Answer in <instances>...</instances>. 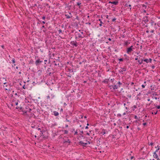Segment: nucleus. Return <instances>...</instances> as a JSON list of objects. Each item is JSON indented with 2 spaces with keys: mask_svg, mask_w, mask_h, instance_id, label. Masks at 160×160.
I'll return each instance as SVG.
<instances>
[{
  "mask_svg": "<svg viewBox=\"0 0 160 160\" xmlns=\"http://www.w3.org/2000/svg\"><path fill=\"white\" fill-rule=\"evenodd\" d=\"M108 79H106L103 81H102V82L104 83H106V84H108Z\"/></svg>",
  "mask_w": 160,
  "mask_h": 160,
  "instance_id": "dca6fc26",
  "label": "nucleus"
},
{
  "mask_svg": "<svg viewBox=\"0 0 160 160\" xmlns=\"http://www.w3.org/2000/svg\"><path fill=\"white\" fill-rule=\"evenodd\" d=\"M108 131L104 129H103L102 130V132H101V134H102L103 135L105 134L108 133Z\"/></svg>",
  "mask_w": 160,
  "mask_h": 160,
  "instance_id": "0eeeda50",
  "label": "nucleus"
},
{
  "mask_svg": "<svg viewBox=\"0 0 160 160\" xmlns=\"http://www.w3.org/2000/svg\"><path fill=\"white\" fill-rule=\"evenodd\" d=\"M22 88H23L24 89H26V87H25V84H24V85L23 86Z\"/></svg>",
  "mask_w": 160,
  "mask_h": 160,
  "instance_id": "ea45409f",
  "label": "nucleus"
},
{
  "mask_svg": "<svg viewBox=\"0 0 160 160\" xmlns=\"http://www.w3.org/2000/svg\"><path fill=\"white\" fill-rule=\"evenodd\" d=\"M142 8H143L144 9H146V8H147V6L144 5V4H142Z\"/></svg>",
  "mask_w": 160,
  "mask_h": 160,
  "instance_id": "aec40b11",
  "label": "nucleus"
},
{
  "mask_svg": "<svg viewBox=\"0 0 160 160\" xmlns=\"http://www.w3.org/2000/svg\"><path fill=\"white\" fill-rule=\"evenodd\" d=\"M42 18L44 20L45 19L46 17L45 16H43L42 17Z\"/></svg>",
  "mask_w": 160,
  "mask_h": 160,
  "instance_id": "49530a36",
  "label": "nucleus"
},
{
  "mask_svg": "<svg viewBox=\"0 0 160 160\" xmlns=\"http://www.w3.org/2000/svg\"><path fill=\"white\" fill-rule=\"evenodd\" d=\"M133 107L135 108H137V107L136 105H134L133 106Z\"/></svg>",
  "mask_w": 160,
  "mask_h": 160,
  "instance_id": "5fc2aeb1",
  "label": "nucleus"
},
{
  "mask_svg": "<svg viewBox=\"0 0 160 160\" xmlns=\"http://www.w3.org/2000/svg\"><path fill=\"white\" fill-rule=\"evenodd\" d=\"M98 21H100V23L99 24V26H102V23H103V22H102V20H101V19H98Z\"/></svg>",
  "mask_w": 160,
  "mask_h": 160,
  "instance_id": "6ab92c4d",
  "label": "nucleus"
},
{
  "mask_svg": "<svg viewBox=\"0 0 160 160\" xmlns=\"http://www.w3.org/2000/svg\"><path fill=\"white\" fill-rule=\"evenodd\" d=\"M65 127L66 128H68V125H67V124H66L65 125Z\"/></svg>",
  "mask_w": 160,
  "mask_h": 160,
  "instance_id": "603ef678",
  "label": "nucleus"
},
{
  "mask_svg": "<svg viewBox=\"0 0 160 160\" xmlns=\"http://www.w3.org/2000/svg\"><path fill=\"white\" fill-rule=\"evenodd\" d=\"M54 65L55 66H57L58 65H59V63H58V64H57V63H55L54 64Z\"/></svg>",
  "mask_w": 160,
  "mask_h": 160,
  "instance_id": "6e6d98bb",
  "label": "nucleus"
},
{
  "mask_svg": "<svg viewBox=\"0 0 160 160\" xmlns=\"http://www.w3.org/2000/svg\"><path fill=\"white\" fill-rule=\"evenodd\" d=\"M63 143H68L69 144L71 143V141L69 139H68L67 140H64Z\"/></svg>",
  "mask_w": 160,
  "mask_h": 160,
  "instance_id": "f8f14e48",
  "label": "nucleus"
},
{
  "mask_svg": "<svg viewBox=\"0 0 160 160\" xmlns=\"http://www.w3.org/2000/svg\"><path fill=\"white\" fill-rule=\"evenodd\" d=\"M127 70V68L125 67L121 68V69L119 70V72L121 74H123V72L126 71Z\"/></svg>",
  "mask_w": 160,
  "mask_h": 160,
  "instance_id": "39448f33",
  "label": "nucleus"
},
{
  "mask_svg": "<svg viewBox=\"0 0 160 160\" xmlns=\"http://www.w3.org/2000/svg\"><path fill=\"white\" fill-rule=\"evenodd\" d=\"M154 32V30H152L151 31V33H153Z\"/></svg>",
  "mask_w": 160,
  "mask_h": 160,
  "instance_id": "3c124183",
  "label": "nucleus"
},
{
  "mask_svg": "<svg viewBox=\"0 0 160 160\" xmlns=\"http://www.w3.org/2000/svg\"><path fill=\"white\" fill-rule=\"evenodd\" d=\"M130 43L128 41H125L124 43V46H128Z\"/></svg>",
  "mask_w": 160,
  "mask_h": 160,
  "instance_id": "f3484780",
  "label": "nucleus"
},
{
  "mask_svg": "<svg viewBox=\"0 0 160 160\" xmlns=\"http://www.w3.org/2000/svg\"><path fill=\"white\" fill-rule=\"evenodd\" d=\"M88 126H87L86 127H85V129H88Z\"/></svg>",
  "mask_w": 160,
  "mask_h": 160,
  "instance_id": "052dcab7",
  "label": "nucleus"
},
{
  "mask_svg": "<svg viewBox=\"0 0 160 160\" xmlns=\"http://www.w3.org/2000/svg\"><path fill=\"white\" fill-rule=\"evenodd\" d=\"M124 59L123 58H120L118 59V60L119 61H122L124 60Z\"/></svg>",
  "mask_w": 160,
  "mask_h": 160,
  "instance_id": "c756f323",
  "label": "nucleus"
},
{
  "mask_svg": "<svg viewBox=\"0 0 160 160\" xmlns=\"http://www.w3.org/2000/svg\"><path fill=\"white\" fill-rule=\"evenodd\" d=\"M146 82L145 81L144 82V83L142 85V88H144L145 87V86H146Z\"/></svg>",
  "mask_w": 160,
  "mask_h": 160,
  "instance_id": "a211bd4d",
  "label": "nucleus"
},
{
  "mask_svg": "<svg viewBox=\"0 0 160 160\" xmlns=\"http://www.w3.org/2000/svg\"><path fill=\"white\" fill-rule=\"evenodd\" d=\"M86 24H88L89 25H90L91 24V23L90 22H88V23H86Z\"/></svg>",
  "mask_w": 160,
  "mask_h": 160,
  "instance_id": "13d9d810",
  "label": "nucleus"
},
{
  "mask_svg": "<svg viewBox=\"0 0 160 160\" xmlns=\"http://www.w3.org/2000/svg\"><path fill=\"white\" fill-rule=\"evenodd\" d=\"M143 21L145 23H147L148 21L149 20L148 16H145L143 17Z\"/></svg>",
  "mask_w": 160,
  "mask_h": 160,
  "instance_id": "423d86ee",
  "label": "nucleus"
},
{
  "mask_svg": "<svg viewBox=\"0 0 160 160\" xmlns=\"http://www.w3.org/2000/svg\"><path fill=\"white\" fill-rule=\"evenodd\" d=\"M75 130V129L74 128L72 129V132H73V131H74Z\"/></svg>",
  "mask_w": 160,
  "mask_h": 160,
  "instance_id": "e2e57ef3",
  "label": "nucleus"
},
{
  "mask_svg": "<svg viewBox=\"0 0 160 160\" xmlns=\"http://www.w3.org/2000/svg\"><path fill=\"white\" fill-rule=\"evenodd\" d=\"M158 111L157 110L155 112H152V114H156L157 113Z\"/></svg>",
  "mask_w": 160,
  "mask_h": 160,
  "instance_id": "bb28decb",
  "label": "nucleus"
},
{
  "mask_svg": "<svg viewBox=\"0 0 160 160\" xmlns=\"http://www.w3.org/2000/svg\"><path fill=\"white\" fill-rule=\"evenodd\" d=\"M79 143L80 144H83V143H84V142H83L82 141H80V142H79Z\"/></svg>",
  "mask_w": 160,
  "mask_h": 160,
  "instance_id": "4c0bfd02",
  "label": "nucleus"
},
{
  "mask_svg": "<svg viewBox=\"0 0 160 160\" xmlns=\"http://www.w3.org/2000/svg\"><path fill=\"white\" fill-rule=\"evenodd\" d=\"M132 48L133 46H131L129 48H128L127 50V52L128 54H130L133 51Z\"/></svg>",
  "mask_w": 160,
  "mask_h": 160,
  "instance_id": "20e7f679",
  "label": "nucleus"
},
{
  "mask_svg": "<svg viewBox=\"0 0 160 160\" xmlns=\"http://www.w3.org/2000/svg\"><path fill=\"white\" fill-rule=\"evenodd\" d=\"M143 61L146 62L147 63H148L149 62V60H148V59H143Z\"/></svg>",
  "mask_w": 160,
  "mask_h": 160,
  "instance_id": "5701e85b",
  "label": "nucleus"
},
{
  "mask_svg": "<svg viewBox=\"0 0 160 160\" xmlns=\"http://www.w3.org/2000/svg\"><path fill=\"white\" fill-rule=\"evenodd\" d=\"M118 87L120 88V85H122V83H121L120 82H118Z\"/></svg>",
  "mask_w": 160,
  "mask_h": 160,
  "instance_id": "b1692460",
  "label": "nucleus"
},
{
  "mask_svg": "<svg viewBox=\"0 0 160 160\" xmlns=\"http://www.w3.org/2000/svg\"><path fill=\"white\" fill-rule=\"evenodd\" d=\"M153 156L155 158H158V155L156 153H155V152H154Z\"/></svg>",
  "mask_w": 160,
  "mask_h": 160,
  "instance_id": "2eb2a0df",
  "label": "nucleus"
},
{
  "mask_svg": "<svg viewBox=\"0 0 160 160\" xmlns=\"http://www.w3.org/2000/svg\"><path fill=\"white\" fill-rule=\"evenodd\" d=\"M152 69H154L155 68V66L154 65H153L152 66Z\"/></svg>",
  "mask_w": 160,
  "mask_h": 160,
  "instance_id": "de8ad7c7",
  "label": "nucleus"
},
{
  "mask_svg": "<svg viewBox=\"0 0 160 160\" xmlns=\"http://www.w3.org/2000/svg\"><path fill=\"white\" fill-rule=\"evenodd\" d=\"M69 15L70 16H72L71 12H69Z\"/></svg>",
  "mask_w": 160,
  "mask_h": 160,
  "instance_id": "8fccbe9b",
  "label": "nucleus"
},
{
  "mask_svg": "<svg viewBox=\"0 0 160 160\" xmlns=\"http://www.w3.org/2000/svg\"><path fill=\"white\" fill-rule=\"evenodd\" d=\"M116 20V18H113L112 20V22H114Z\"/></svg>",
  "mask_w": 160,
  "mask_h": 160,
  "instance_id": "f704fd0d",
  "label": "nucleus"
},
{
  "mask_svg": "<svg viewBox=\"0 0 160 160\" xmlns=\"http://www.w3.org/2000/svg\"><path fill=\"white\" fill-rule=\"evenodd\" d=\"M154 105L156 108L157 109H160V106L159 105V106H157L155 104H154Z\"/></svg>",
  "mask_w": 160,
  "mask_h": 160,
  "instance_id": "4be33fe9",
  "label": "nucleus"
},
{
  "mask_svg": "<svg viewBox=\"0 0 160 160\" xmlns=\"http://www.w3.org/2000/svg\"><path fill=\"white\" fill-rule=\"evenodd\" d=\"M12 63H14L15 62V59L14 58H13L12 60Z\"/></svg>",
  "mask_w": 160,
  "mask_h": 160,
  "instance_id": "7c9ffc66",
  "label": "nucleus"
},
{
  "mask_svg": "<svg viewBox=\"0 0 160 160\" xmlns=\"http://www.w3.org/2000/svg\"><path fill=\"white\" fill-rule=\"evenodd\" d=\"M126 112H124L123 113V115H126Z\"/></svg>",
  "mask_w": 160,
  "mask_h": 160,
  "instance_id": "4d7b16f0",
  "label": "nucleus"
},
{
  "mask_svg": "<svg viewBox=\"0 0 160 160\" xmlns=\"http://www.w3.org/2000/svg\"><path fill=\"white\" fill-rule=\"evenodd\" d=\"M108 40H109V41H111V38H108Z\"/></svg>",
  "mask_w": 160,
  "mask_h": 160,
  "instance_id": "338daca9",
  "label": "nucleus"
},
{
  "mask_svg": "<svg viewBox=\"0 0 160 160\" xmlns=\"http://www.w3.org/2000/svg\"><path fill=\"white\" fill-rule=\"evenodd\" d=\"M42 23H43V24H44L45 23V22L44 21H42Z\"/></svg>",
  "mask_w": 160,
  "mask_h": 160,
  "instance_id": "0e129e2a",
  "label": "nucleus"
},
{
  "mask_svg": "<svg viewBox=\"0 0 160 160\" xmlns=\"http://www.w3.org/2000/svg\"><path fill=\"white\" fill-rule=\"evenodd\" d=\"M81 4V3L80 2H77V5L79 6V8H80V6Z\"/></svg>",
  "mask_w": 160,
  "mask_h": 160,
  "instance_id": "a878e982",
  "label": "nucleus"
},
{
  "mask_svg": "<svg viewBox=\"0 0 160 160\" xmlns=\"http://www.w3.org/2000/svg\"><path fill=\"white\" fill-rule=\"evenodd\" d=\"M77 42H74V41H72L71 42V44L72 45H73L75 46L76 47H77Z\"/></svg>",
  "mask_w": 160,
  "mask_h": 160,
  "instance_id": "1a4fd4ad",
  "label": "nucleus"
},
{
  "mask_svg": "<svg viewBox=\"0 0 160 160\" xmlns=\"http://www.w3.org/2000/svg\"><path fill=\"white\" fill-rule=\"evenodd\" d=\"M58 31L59 34H60V33H61L62 32V31L61 29H59Z\"/></svg>",
  "mask_w": 160,
  "mask_h": 160,
  "instance_id": "2f4dec72",
  "label": "nucleus"
},
{
  "mask_svg": "<svg viewBox=\"0 0 160 160\" xmlns=\"http://www.w3.org/2000/svg\"><path fill=\"white\" fill-rule=\"evenodd\" d=\"M143 61V60L142 59L141 61H140V60H138V62L139 63V64H141L142 63V62Z\"/></svg>",
  "mask_w": 160,
  "mask_h": 160,
  "instance_id": "412c9836",
  "label": "nucleus"
},
{
  "mask_svg": "<svg viewBox=\"0 0 160 160\" xmlns=\"http://www.w3.org/2000/svg\"><path fill=\"white\" fill-rule=\"evenodd\" d=\"M135 60H138V57H137L135 59Z\"/></svg>",
  "mask_w": 160,
  "mask_h": 160,
  "instance_id": "864d4df0",
  "label": "nucleus"
},
{
  "mask_svg": "<svg viewBox=\"0 0 160 160\" xmlns=\"http://www.w3.org/2000/svg\"><path fill=\"white\" fill-rule=\"evenodd\" d=\"M84 62V60H83V61H82V62H79V64H81L83 62Z\"/></svg>",
  "mask_w": 160,
  "mask_h": 160,
  "instance_id": "a19ab883",
  "label": "nucleus"
},
{
  "mask_svg": "<svg viewBox=\"0 0 160 160\" xmlns=\"http://www.w3.org/2000/svg\"><path fill=\"white\" fill-rule=\"evenodd\" d=\"M65 16L66 17V18L67 19H69L70 18H71L72 17V16H70L68 14H65Z\"/></svg>",
  "mask_w": 160,
  "mask_h": 160,
  "instance_id": "4468645a",
  "label": "nucleus"
},
{
  "mask_svg": "<svg viewBox=\"0 0 160 160\" xmlns=\"http://www.w3.org/2000/svg\"><path fill=\"white\" fill-rule=\"evenodd\" d=\"M133 84H134V83L132 82H131V84L132 85H133Z\"/></svg>",
  "mask_w": 160,
  "mask_h": 160,
  "instance_id": "bf43d9fd",
  "label": "nucleus"
},
{
  "mask_svg": "<svg viewBox=\"0 0 160 160\" xmlns=\"http://www.w3.org/2000/svg\"><path fill=\"white\" fill-rule=\"evenodd\" d=\"M124 59L125 60H126V61H128L129 60L128 58H126Z\"/></svg>",
  "mask_w": 160,
  "mask_h": 160,
  "instance_id": "79ce46f5",
  "label": "nucleus"
},
{
  "mask_svg": "<svg viewBox=\"0 0 160 160\" xmlns=\"http://www.w3.org/2000/svg\"><path fill=\"white\" fill-rule=\"evenodd\" d=\"M147 124L146 123H142V124L143 126H145V125H146Z\"/></svg>",
  "mask_w": 160,
  "mask_h": 160,
  "instance_id": "09e8293b",
  "label": "nucleus"
},
{
  "mask_svg": "<svg viewBox=\"0 0 160 160\" xmlns=\"http://www.w3.org/2000/svg\"><path fill=\"white\" fill-rule=\"evenodd\" d=\"M110 87L113 88L114 89H117L119 88L118 86L116 85H112Z\"/></svg>",
  "mask_w": 160,
  "mask_h": 160,
  "instance_id": "9d476101",
  "label": "nucleus"
},
{
  "mask_svg": "<svg viewBox=\"0 0 160 160\" xmlns=\"http://www.w3.org/2000/svg\"><path fill=\"white\" fill-rule=\"evenodd\" d=\"M43 62V60L40 58H38L35 62V63L36 66H39L41 63Z\"/></svg>",
  "mask_w": 160,
  "mask_h": 160,
  "instance_id": "7ed1b4c3",
  "label": "nucleus"
},
{
  "mask_svg": "<svg viewBox=\"0 0 160 160\" xmlns=\"http://www.w3.org/2000/svg\"><path fill=\"white\" fill-rule=\"evenodd\" d=\"M18 102H19L18 100H17L16 102H15V104L16 105H17L18 104Z\"/></svg>",
  "mask_w": 160,
  "mask_h": 160,
  "instance_id": "473e14b6",
  "label": "nucleus"
},
{
  "mask_svg": "<svg viewBox=\"0 0 160 160\" xmlns=\"http://www.w3.org/2000/svg\"><path fill=\"white\" fill-rule=\"evenodd\" d=\"M85 37V35H83V32H81V33L76 32L75 38L76 39L80 38H83Z\"/></svg>",
  "mask_w": 160,
  "mask_h": 160,
  "instance_id": "f257e3e1",
  "label": "nucleus"
},
{
  "mask_svg": "<svg viewBox=\"0 0 160 160\" xmlns=\"http://www.w3.org/2000/svg\"><path fill=\"white\" fill-rule=\"evenodd\" d=\"M147 100L148 101H150V99L149 98H148V99Z\"/></svg>",
  "mask_w": 160,
  "mask_h": 160,
  "instance_id": "774afa93",
  "label": "nucleus"
},
{
  "mask_svg": "<svg viewBox=\"0 0 160 160\" xmlns=\"http://www.w3.org/2000/svg\"><path fill=\"white\" fill-rule=\"evenodd\" d=\"M74 135H78V132L77 131H76L74 134Z\"/></svg>",
  "mask_w": 160,
  "mask_h": 160,
  "instance_id": "e433bc0d",
  "label": "nucleus"
},
{
  "mask_svg": "<svg viewBox=\"0 0 160 160\" xmlns=\"http://www.w3.org/2000/svg\"><path fill=\"white\" fill-rule=\"evenodd\" d=\"M146 32L147 33H148L149 32V31L148 30H147L146 31Z\"/></svg>",
  "mask_w": 160,
  "mask_h": 160,
  "instance_id": "69168bd1",
  "label": "nucleus"
},
{
  "mask_svg": "<svg viewBox=\"0 0 160 160\" xmlns=\"http://www.w3.org/2000/svg\"><path fill=\"white\" fill-rule=\"evenodd\" d=\"M134 118L136 119H138V117L137 115H135L134 116Z\"/></svg>",
  "mask_w": 160,
  "mask_h": 160,
  "instance_id": "c03bdc74",
  "label": "nucleus"
},
{
  "mask_svg": "<svg viewBox=\"0 0 160 160\" xmlns=\"http://www.w3.org/2000/svg\"><path fill=\"white\" fill-rule=\"evenodd\" d=\"M55 96L52 93H49V94L47 97V99L49 100L50 101H51V99L54 98Z\"/></svg>",
  "mask_w": 160,
  "mask_h": 160,
  "instance_id": "f03ea898",
  "label": "nucleus"
},
{
  "mask_svg": "<svg viewBox=\"0 0 160 160\" xmlns=\"http://www.w3.org/2000/svg\"><path fill=\"white\" fill-rule=\"evenodd\" d=\"M125 7H131V5L130 4L128 5V4H125Z\"/></svg>",
  "mask_w": 160,
  "mask_h": 160,
  "instance_id": "393cba45",
  "label": "nucleus"
},
{
  "mask_svg": "<svg viewBox=\"0 0 160 160\" xmlns=\"http://www.w3.org/2000/svg\"><path fill=\"white\" fill-rule=\"evenodd\" d=\"M122 116V115L120 113H118L117 114V117H121Z\"/></svg>",
  "mask_w": 160,
  "mask_h": 160,
  "instance_id": "cd10ccee",
  "label": "nucleus"
},
{
  "mask_svg": "<svg viewBox=\"0 0 160 160\" xmlns=\"http://www.w3.org/2000/svg\"><path fill=\"white\" fill-rule=\"evenodd\" d=\"M148 60H149V62H151L152 61V59L151 58H150L149 59H148Z\"/></svg>",
  "mask_w": 160,
  "mask_h": 160,
  "instance_id": "58836bf2",
  "label": "nucleus"
},
{
  "mask_svg": "<svg viewBox=\"0 0 160 160\" xmlns=\"http://www.w3.org/2000/svg\"><path fill=\"white\" fill-rule=\"evenodd\" d=\"M159 149H160L159 148H158V149H157L154 152H155V153H156V152H158V150H159Z\"/></svg>",
  "mask_w": 160,
  "mask_h": 160,
  "instance_id": "72a5a7b5",
  "label": "nucleus"
},
{
  "mask_svg": "<svg viewBox=\"0 0 160 160\" xmlns=\"http://www.w3.org/2000/svg\"><path fill=\"white\" fill-rule=\"evenodd\" d=\"M53 114L54 115H55L56 116H58L59 115L58 112L56 111H54L53 112Z\"/></svg>",
  "mask_w": 160,
  "mask_h": 160,
  "instance_id": "ddd939ff",
  "label": "nucleus"
},
{
  "mask_svg": "<svg viewBox=\"0 0 160 160\" xmlns=\"http://www.w3.org/2000/svg\"><path fill=\"white\" fill-rule=\"evenodd\" d=\"M118 3V1H114V2H111L110 1L109 2V3H112L113 4L115 5H117Z\"/></svg>",
  "mask_w": 160,
  "mask_h": 160,
  "instance_id": "6e6552de",
  "label": "nucleus"
},
{
  "mask_svg": "<svg viewBox=\"0 0 160 160\" xmlns=\"http://www.w3.org/2000/svg\"><path fill=\"white\" fill-rule=\"evenodd\" d=\"M87 144V143H84H84H83V146H85Z\"/></svg>",
  "mask_w": 160,
  "mask_h": 160,
  "instance_id": "a18cd8bd",
  "label": "nucleus"
},
{
  "mask_svg": "<svg viewBox=\"0 0 160 160\" xmlns=\"http://www.w3.org/2000/svg\"><path fill=\"white\" fill-rule=\"evenodd\" d=\"M151 24L152 26H153V25L156 26L157 25V23L155 22L152 20H151Z\"/></svg>",
  "mask_w": 160,
  "mask_h": 160,
  "instance_id": "9b49d317",
  "label": "nucleus"
},
{
  "mask_svg": "<svg viewBox=\"0 0 160 160\" xmlns=\"http://www.w3.org/2000/svg\"><path fill=\"white\" fill-rule=\"evenodd\" d=\"M153 145V143H152V142H151L149 144V145H151V146H152Z\"/></svg>",
  "mask_w": 160,
  "mask_h": 160,
  "instance_id": "37998d69",
  "label": "nucleus"
},
{
  "mask_svg": "<svg viewBox=\"0 0 160 160\" xmlns=\"http://www.w3.org/2000/svg\"><path fill=\"white\" fill-rule=\"evenodd\" d=\"M129 126H127V127H126V128H127V129H128V128H129Z\"/></svg>",
  "mask_w": 160,
  "mask_h": 160,
  "instance_id": "680f3d73",
  "label": "nucleus"
},
{
  "mask_svg": "<svg viewBox=\"0 0 160 160\" xmlns=\"http://www.w3.org/2000/svg\"><path fill=\"white\" fill-rule=\"evenodd\" d=\"M66 121L67 122H71V121L70 120H68L67 118H66Z\"/></svg>",
  "mask_w": 160,
  "mask_h": 160,
  "instance_id": "c9c22d12",
  "label": "nucleus"
},
{
  "mask_svg": "<svg viewBox=\"0 0 160 160\" xmlns=\"http://www.w3.org/2000/svg\"><path fill=\"white\" fill-rule=\"evenodd\" d=\"M64 133L65 134H67L68 133V131L67 130H64Z\"/></svg>",
  "mask_w": 160,
  "mask_h": 160,
  "instance_id": "c85d7f7f",
  "label": "nucleus"
}]
</instances>
